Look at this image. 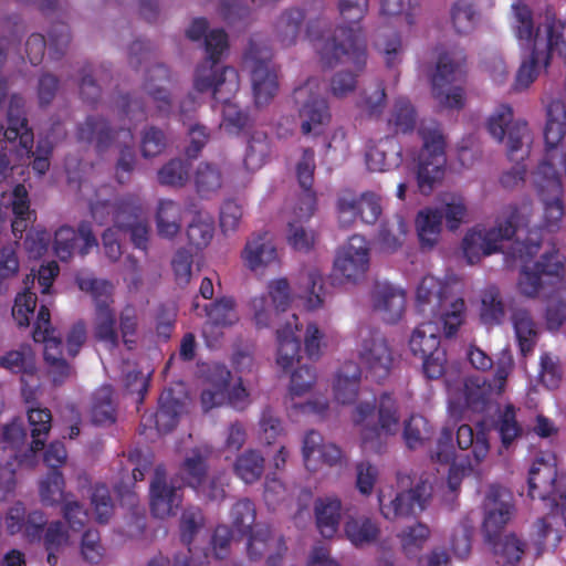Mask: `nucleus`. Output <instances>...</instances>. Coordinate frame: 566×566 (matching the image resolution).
Wrapping results in <instances>:
<instances>
[{
    "label": "nucleus",
    "instance_id": "nucleus-45",
    "mask_svg": "<svg viewBox=\"0 0 566 566\" xmlns=\"http://www.w3.org/2000/svg\"><path fill=\"white\" fill-rule=\"evenodd\" d=\"M28 420L32 438L29 451L31 454H35L43 450L45 446L52 427V415L48 408H30L28 410Z\"/></svg>",
    "mask_w": 566,
    "mask_h": 566
},
{
    "label": "nucleus",
    "instance_id": "nucleus-43",
    "mask_svg": "<svg viewBox=\"0 0 566 566\" xmlns=\"http://www.w3.org/2000/svg\"><path fill=\"white\" fill-rule=\"evenodd\" d=\"M93 336L112 349L118 347L119 334L116 327V313L113 306L94 310Z\"/></svg>",
    "mask_w": 566,
    "mask_h": 566
},
{
    "label": "nucleus",
    "instance_id": "nucleus-6",
    "mask_svg": "<svg viewBox=\"0 0 566 566\" xmlns=\"http://www.w3.org/2000/svg\"><path fill=\"white\" fill-rule=\"evenodd\" d=\"M397 483L398 491L386 488L378 493L380 514L388 521L416 516L426 509L432 492L428 481L421 478L413 481L405 473H398Z\"/></svg>",
    "mask_w": 566,
    "mask_h": 566
},
{
    "label": "nucleus",
    "instance_id": "nucleus-7",
    "mask_svg": "<svg viewBox=\"0 0 566 566\" xmlns=\"http://www.w3.org/2000/svg\"><path fill=\"white\" fill-rule=\"evenodd\" d=\"M467 76V53L459 46L441 52L431 78L432 95L440 105L462 108L464 91L461 83Z\"/></svg>",
    "mask_w": 566,
    "mask_h": 566
},
{
    "label": "nucleus",
    "instance_id": "nucleus-29",
    "mask_svg": "<svg viewBox=\"0 0 566 566\" xmlns=\"http://www.w3.org/2000/svg\"><path fill=\"white\" fill-rule=\"evenodd\" d=\"M27 433L20 421H12L2 428L0 448L3 452L9 451L8 458H13L19 463H32L29 444H25Z\"/></svg>",
    "mask_w": 566,
    "mask_h": 566
},
{
    "label": "nucleus",
    "instance_id": "nucleus-8",
    "mask_svg": "<svg viewBox=\"0 0 566 566\" xmlns=\"http://www.w3.org/2000/svg\"><path fill=\"white\" fill-rule=\"evenodd\" d=\"M293 99L303 119L301 130L305 137H319L331 113L324 97V87L317 78H310L293 92Z\"/></svg>",
    "mask_w": 566,
    "mask_h": 566
},
{
    "label": "nucleus",
    "instance_id": "nucleus-4",
    "mask_svg": "<svg viewBox=\"0 0 566 566\" xmlns=\"http://www.w3.org/2000/svg\"><path fill=\"white\" fill-rule=\"evenodd\" d=\"M416 301L418 310L429 318H436L447 338L452 337L464 322L465 303L452 287L427 275L420 281Z\"/></svg>",
    "mask_w": 566,
    "mask_h": 566
},
{
    "label": "nucleus",
    "instance_id": "nucleus-57",
    "mask_svg": "<svg viewBox=\"0 0 566 566\" xmlns=\"http://www.w3.org/2000/svg\"><path fill=\"white\" fill-rule=\"evenodd\" d=\"M407 226L401 217L396 216L381 226L378 242L385 252H395L403 243Z\"/></svg>",
    "mask_w": 566,
    "mask_h": 566
},
{
    "label": "nucleus",
    "instance_id": "nucleus-2",
    "mask_svg": "<svg viewBox=\"0 0 566 566\" xmlns=\"http://www.w3.org/2000/svg\"><path fill=\"white\" fill-rule=\"evenodd\" d=\"M521 214L514 210L502 221L491 228L470 230L462 242L463 253L470 264L478 263L481 258L502 252L521 261L534 255L538 250L537 239H528L523 228Z\"/></svg>",
    "mask_w": 566,
    "mask_h": 566
},
{
    "label": "nucleus",
    "instance_id": "nucleus-61",
    "mask_svg": "<svg viewBox=\"0 0 566 566\" xmlns=\"http://www.w3.org/2000/svg\"><path fill=\"white\" fill-rule=\"evenodd\" d=\"M190 163L179 158L171 159L158 170V181L164 186L185 187L189 179Z\"/></svg>",
    "mask_w": 566,
    "mask_h": 566
},
{
    "label": "nucleus",
    "instance_id": "nucleus-19",
    "mask_svg": "<svg viewBox=\"0 0 566 566\" xmlns=\"http://www.w3.org/2000/svg\"><path fill=\"white\" fill-rule=\"evenodd\" d=\"M293 294L286 279H276L269 283L268 294L255 296L251 301L253 318L259 327H268L273 315L284 312L291 305Z\"/></svg>",
    "mask_w": 566,
    "mask_h": 566
},
{
    "label": "nucleus",
    "instance_id": "nucleus-60",
    "mask_svg": "<svg viewBox=\"0 0 566 566\" xmlns=\"http://www.w3.org/2000/svg\"><path fill=\"white\" fill-rule=\"evenodd\" d=\"M0 367L14 374L33 375L35 367L31 348L21 346L19 349L6 353L0 357Z\"/></svg>",
    "mask_w": 566,
    "mask_h": 566
},
{
    "label": "nucleus",
    "instance_id": "nucleus-46",
    "mask_svg": "<svg viewBox=\"0 0 566 566\" xmlns=\"http://www.w3.org/2000/svg\"><path fill=\"white\" fill-rule=\"evenodd\" d=\"M195 187L201 197H210L219 192L224 185L222 169L211 163H201L195 171Z\"/></svg>",
    "mask_w": 566,
    "mask_h": 566
},
{
    "label": "nucleus",
    "instance_id": "nucleus-36",
    "mask_svg": "<svg viewBox=\"0 0 566 566\" xmlns=\"http://www.w3.org/2000/svg\"><path fill=\"white\" fill-rule=\"evenodd\" d=\"M8 127L4 130L6 142H33L32 130L28 127L24 116V99L18 94H12L8 107Z\"/></svg>",
    "mask_w": 566,
    "mask_h": 566
},
{
    "label": "nucleus",
    "instance_id": "nucleus-54",
    "mask_svg": "<svg viewBox=\"0 0 566 566\" xmlns=\"http://www.w3.org/2000/svg\"><path fill=\"white\" fill-rule=\"evenodd\" d=\"M304 20L303 12L291 9L281 14L275 23V34L284 46L295 43Z\"/></svg>",
    "mask_w": 566,
    "mask_h": 566
},
{
    "label": "nucleus",
    "instance_id": "nucleus-32",
    "mask_svg": "<svg viewBox=\"0 0 566 566\" xmlns=\"http://www.w3.org/2000/svg\"><path fill=\"white\" fill-rule=\"evenodd\" d=\"M346 538L356 547L376 543L381 534L377 521L368 516H349L344 523Z\"/></svg>",
    "mask_w": 566,
    "mask_h": 566
},
{
    "label": "nucleus",
    "instance_id": "nucleus-17",
    "mask_svg": "<svg viewBox=\"0 0 566 566\" xmlns=\"http://www.w3.org/2000/svg\"><path fill=\"white\" fill-rule=\"evenodd\" d=\"M337 210L339 222L345 227L350 226L357 216L365 223L374 224L382 212L381 198L373 191L356 196L350 190H343L337 198Z\"/></svg>",
    "mask_w": 566,
    "mask_h": 566
},
{
    "label": "nucleus",
    "instance_id": "nucleus-41",
    "mask_svg": "<svg viewBox=\"0 0 566 566\" xmlns=\"http://www.w3.org/2000/svg\"><path fill=\"white\" fill-rule=\"evenodd\" d=\"M181 222V206L170 199L160 200L156 212L158 234L163 238L172 239L180 232Z\"/></svg>",
    "mask_w": 566,
    "mask_h": 566
},
{
    "label": "nucleus",
    "instance_id": "nucleus-24",
    "mask_svg": "<svg viewBox=\"0 0 566 566\" xmlns=\"http://www.w3.org/2000/svg\"><path fill=\"white\" fill-rule=\"evenodd\" d=\"M486 128L499 142H522L532 139L528 125L523 119H514L510 105H500L488 118Z\"/></svg>",
    "mask_w": 566,
    "mask_h": 566
},
{
    "label": "nucleus",
    "instance_id": "nucleus-12",
    "mask_svg": "<svg viewBox=\"0 0 566 566\" xmlns=\"http://www.w3.org/2000/svg\"><path fill=\"white\" fill-rule=\"evenodd\" d=\"M528 494L549 500L557 509L566 505V475L559 473L554 459H537L528 476Z\"/></svg>",
    "mask_w": 566,
    "mask_h": 566
},
{
    "label": "nucleus",
    "instance_id": "nucleus-35",
    "mask_svg": "<svg viewBox=\"0 0 566 566\" xmlns=\"http://www.w3.org/2000/svg\"><path fill=\"white\" fill-rule=\"evenodd\" d=\"M314 512L321 534L331 538L338 530L342 516V502L336 496L318 497L314 502Z\"/></svg>",
    "mask_w": 566,
    "mask_h": 566
},
{
    "label": "nucleus",
    "instance_id": "nucleus-1",
    "mask_svg": "<svg viewBox=\"0 0 566 566\" xmlns=\"http://www.w3.org/2000/svg\"><path fill=\"white\" fill-rule=\"evenodd\" d=\"M314 49L323 67L333 69L338 64L348 69L338 71L331 80V92L337 98L354 93L357 77L366 65V44L358 35V29H335L323 33L314 41Z\"/></svg>",
    "mask_w": 566,
    "mask_h": 566
},
{
    "label": "nucleus",
    "instance_id": "nucleus-23",
    "mask_svg": "<svg viewBox=\"0 0 566 566\" xmlns=\"http://www.w3.org/2000/svg\"><path fill=\"white\" fill-rule=\"evenodd\" d=\"M370 305L385 322L396 323L406 308V292L389 282H376L370 290Z\"/></svg>",
    "mask_w": 566,
    "mask_h": 566
},
{
    "label": "nucleus",
    "instance_id": "nucleus-33",
    "mask_svg": "<svg viewBox=\"0 0 566 566\" xmlns=\"http://www.w3.org/2000/svg\"><path fill=\"white\" fill-rule=\"evenodd\" d=\"M457 442L461 450L472 448L471 457L468 460V470L473 471L485 461L490 453V443L486 434L481 431L474 434L469 424H462L457 431Z\"/></svg>",
    "mask_w": 566,
    "mask_h": 566
},
{
    "label": "nucleus",
    "instance_id": "nucleus-52",
    "mask_svg": "<svg viewBox=\"0 0 566 566\" xmlns=\"http://www.w3.org/2000/svg\"><path fill=\"white\" fill-rule=\"evenodd\" d=\"M495 555L502 556L510 565L521 562L527 549V543L515 533H507L488 543Z\"/></svg>",
    "mask_w": 566,
    "mask_h": 566
},
{
    "label": "nucleus",
    "instance_id": "nucleus-59",
    "mask_svg": "<svg viewBox=\"0 0 566 566\" xmlns=\"http://www.w3.org/2000/svg\"><path fill=\"white\" fill-rule=\"evenodd\" d=\"M78 287L92 295L95 308L112 307L113 300V285L105 281L94 277H78Z\"/></svg>",
    "mask_w": 566,
    "mask_h": 566
},
{
    "label": "nucleus",
    "instance_id": "nucleus-14",
    "mask_svg": "<svg viewBox=\"0 0 566 566\" xmlns=\"http://www.w3.org/2000/svg\"><path fill=\"white\" fill-rule=\"evenodd\" d=\"M412 153L418 190L428 196L444 176L447 158L443 144H417Z\"/></svg>",
    "mask_w": 566,
    "mask_h": 566
},
{
    "label": "nucleus",
    "instance_id": "nucleus-18",
    "mask_svg": "<svg viewBox=\"0 0 566 566\" xmlns=\"http://www.w3.org/2000/svg\"><path fill=\"white\" fill-rule=\"evenodd\" d=\"M369 266V249L364 238L354 235L334 261V276L343 282H357Z\"/></svg>",
    "mask_w": 566,
    "mask_h": 566
},
{
    "label": "nucleus",
    "instance_id": "nucleus-42",
    "mask_svg": "<svg viewBox=\"0 0 566 566\" xmlns=\"http://www.w3.org/2000/svg\"><path fill=\"white\" fill-rule=\"evenodd\" d=\"M168 81V70L163 65H157L148 71L144 85L147 95L156 103L157 108L164 113L171 109V96L164 85Z\"/></svg>",
    "mask_w": 566,
    "mask_h": 566
},
{
    "label": "nucleus",
    "instance_id": "nucleus-16",
    "mask_svg": "<svg viewBox=\"0 0 566 566\" xmlns=\"http://www.w3.org/2000/svg\"><path fill=\"white\" fill-rule=\"evenodd\" d=\"M535 182L544 202L543 227L549 232H555L559 229L564 217L559 176L552 167L543 166L535 174Z\"/></svg>",
    "mask_w": 566,
    "mask_h": 566
},
{
    "label": "nucleus",
    "instance_id": "nucleus-39",
    "mask_svg": "<svg viewBox=\"0 0 566 566\" xmlns=\"http://www.w3.org/2000/svg\"><path fill=\"white\" fill-rule=\"evenodd\" d=\"M78 138L82 142H112L114 139H129V129L114 130L102 117H88L78 129Z\"/></svg>",
    "mask_w": 566,
    "mask_h": 566
},
{
    "label": "nucleus",
    "instance_id": "nucleus-13",
    "mask_svg": "<svg viewBox=\"0 0 566 566\" xmlns=\"http://www.w3.org/2000/svg\"><path fill=\"white\" fill-rule=\"evenodd\" d=\"M230 378L231 373L224 366L216 365L211 368L208 378L209 387L203 389L201 394V403L206 411L222 405L226 398L237 409H244L249 405L250 394L243 385L241 377H239L238 381L228 392V396H226V388L229 385Z\"/></svg>",
    "mask_w": 566,
    "mask_h": 566
},
{
    "label": "nucleus",
    "instance_id": "nucleus-56",
    "mask_svg": "<svg viewBox=\"0 0 566 566\" xmlns=\"http://www.w3.org/2000/svg\"><path fill=\"white\" fill-rule=\"evenodd\" d=\"M432 432L428 420L422 416L415 415L405 422L402 437L409 449H419L430 440Z\"/></svg>",
    "mask_w": 566,
    "mask_h": 566
},
{
    "label": "nucleus",
    "instance_id": "nucleus-5",
    "mask_svg": "<svg viewBox=\"0 0 566 566\" xmlns=\"http://www.w3.org/2000/svg\"><path fill=\"white\" fill-rule=\"evenodd\" d=\"M353 420L360 427L363 443L377 451L387 438L396 436L399 431V403L392 395L384 392L376 399L374 406L358 405Z\"/></svg>",
    "mask_w": 566,
    "mask_h": 566
},
{
    "label": "nucleus",
    "instance_id": "nucleus-20",
    "mask_svg": "<svg viewBox=\"0 0 566 566\" xmlns=\"http://www.w3.org/2000/svg\"><path fill=\"white\" fill-rule=\"evenodd\" d=\"M533 48L535 59L543 55L544 67L548 66L554 53L566 57V23L547 11L544 20L536 28Z\"/></svg>",
    "mask_w": 566,
    "mask_h": 566
},
{
    "label": "nucleus",
    "instance_id": "nucleus-58",
    "mask_svg": "<svg viewBox=\"0 0 566 566\" xmlns=\"http://www.w3.org/2000/svg\"><path fill=\"white\" fill-rule=\"evenodd\" d=\"M451 22L457 33L469 34L476 24V11L473 0H458L453 3Z\"/></svg>",
    "mask_w": 566,
    "mask_h": 566
},
{
    "label": "nucleus",
    "instance_id": "nucleus-26",
    "mask_svg": "<svg viewBox=\"0 0 566 566\" xmlns=\"http://www.w3.org/2000/svg\"><path fill=\"white\" fill-rule=\"evenodd\" d=\"M166 475L165 469L157 467L150 483V507L158 518L174 515L181 502L178 489L167 482Z\"/></svg>",
    "mask_w": 566,
    "mask_h": 566
},
{
    "label": "nucleus",
    "instance_id": "nucleus-48",
    "mask_svg": "<svg viewBox=\"0 0 566 566\" xmlns=\"http://www.w3.org/2000/svg\"><path fill=\"white\" fill-rule=\"evenodd\" d=\"M15 151L36 174L44 175L49 170L53 153L51 144H19Z\"/></svg>",
    "mask_w": 566,
    "mask_h": 566
},
{
    "label": "nucleus",
    "instance_id": "nucleus-3",
    "mask_svg": "<svg viewBox=\"0 0 566 566\" xmlns=\"http://www.w3.org/2000/svg\"><path fill=\"white\" fill-rule=\"evenodd\" d=\"M207 60L196 71L195 88L212 92L217 102H230L239 91V75L229 66L219 67L218 62L228 50V36L223 30L210 31L205 38Z\"/></svg>",
    "mask_w": 566,
    "mask_h": 566
},
{
    "label": "nucleus",
    "instance_id": "nucleus-38",
    "mask_svg": "<svg viewBox=\"0 0 566 566\" xmlns=\"http://www.w3.org/2000/svg\"><path fill=\"white\" fill-rule=\"evenodd\" d=\"M400 144H374L366 153V165L370 171H385L398 167L401 161Z\"/></svg>",
    "mask_w": 566,
    "mask_h": 566
},
{
    "label": "nucleus",
    "instance_id": "nucleus-28",
    "mask_svg": "<svg viewBox=\"0 0 566 566\" xmlns=\"http://www.w3.org/2000/svg\"><path fill=\"white\" fill-rule=\"evenodd\" d=\"M298 331V317L291 314L283 326L276 331L277 356L276 363L283 369H290L300 360V340L295 335Z\"/></svg>",
    "mask_w": 566,
    "mask_h": 566
},
{
    "label": "nucleus",
    "instance_id": "nucleus-22",
    "mask_svg": "<svg viewBox=\"0 0 566 566\" xmlns=\"http://www.w3.org/2000/svg\"><path fill=\"white\" fill-rule=\"evenodd\" d=\"M286 549L281 535L273 533L268 526H260L248 541L247 556L253 562L265 559L269 566H280Z\"/></svg>",
    "mask_w": 566,
    "mask_h": 566
},
{
    "label": "nucleus",
    "instance_id": "nucleus-11",
    "mask_svg": "<svg viewBox=\"0 0 566 566\" xmlns=\"http://www.w3.org/2000/svg\"><path fill=\"white\" fill-rule=\"evenodd\" d=\"M513 494L505 488L491 485L483 501V521L481 533L484 543H495L503 536L507 524L515 515Z\"/></svg>",
    "mask_w": 566,
    "mask_h": 566
},
{
    "label": "nucleus",
    "instance_id": "nucleus-51",
    "mask_svg": "<svg viewBox=\"0 0 566 566\" xmlns=\"http://www.w3.org/2000/svg\"><path fill=\"white\" fill-rule=\"evenodd\" d=\"M566 136V99H553L547 107L545 142H562Z\"/></svg>",
    "mask_w": 566,
    "mask_h": 566
},
{
    "label": "nucleus",
    "instance_id": "nucleus-27",
    "mask_svg": "<svg viewBox=\"0 0 566 566\" xmlns=\"http://www.w3.org/2000/svg\"><path fill=\"white\" fill-rule=\"evenodd\" d=\"M77 238L84 242L83 247L80 248V253L83 255L88 253L93 247H97L96 237L88 222H81L77 232L71 227H61L55 232L54 250L62 261H66L72 256Z\"/></svg>",
    "mask_w": 566,
    "mask_h": 566
},
{
    "label": "nucleus",
    "instance_id": "nucleus-15",
    "mask_svg": "<svg viewBox=\"0 0 566 566\" xmlns=\"http://www.w3.org/2000/svg\"><path fill=\"white\" fill-rule=\"evenodd\" d=\"M358 357L367 374L377 381L390 374L395 360L390 344L378 331H367L361 335Z\"/></svg>",
    "mask_w": 566,
    "mask_h": 566
},
{
    "label": "nucleus",
    "instance_id": "nucleus-47",
    "mask_svg": "<svg viewBox=\"0 0 566 566\" xmlns=\"http://www.w3.org/2000/svg\"><path fill=\"white\" fill-rule=\"evenodd\" d=\"M495 430L501 439V449H510L514 442L523 436V427L517 420L516 409L512 405H507L500 411L495 422Z\"/></svg>",
    "mask_w": 566,
    "mask_h": 566
},
{
    "label": "nucleus",
    "instance_id": "nucleus-53",
    "mask_svg": "<svg viewBox=\"0 0 566 566\" xmlns=\"http://www.w3.org/2000/svg\"><path fill=\"white\" fill-rule=\"evenodd\" d=\"M132 210L130 214L133 216L127 219V223H122L118 229L129 232L130 240L136 248L146 250L150 234L148 221L143 214V209L137 201Z\"/></svg>",
    "mask_w": 566,
    "mask_h": 566
},
{
    "label": "nucleus",
    "instance_id": "nucleus-64",
    "mask_svg": "<svg viewBox=\"0 0 566 566\" xmlns=\"http://www.w3.org/2000/svg\"><path fill=\"white\" fill-rule=\"evenodd\" d=\"M255 506L248 499L237 501L230 510L231 525L241 534L251 532L252 525L255 522Z\"/></svg>",
    "mask_w": 566,
    "mask_h": 566
},
{
    "label": "nucleus",
    "instance_id": "nucleus-63",
    "mask_svg": "<svg viewBox=\"0 0 566 566\" xmlns=\"http://www.w3.org/2000/svg\"><path fill=\"white\" fill-rule=\"evenodd\" d=\"M481 318L485 324H500L504 316V304L500 291L495 286H490L483 291L481 298Z\"/></svg>",
    "mask_w": 566,
    "mask_h": 566
},
{
    "label": "nucleus",
    "instance_id": "nucleus-30",
    "mask_svg": "<svg viewBox=\"0 0 566 566\" xmlns=\"http://www.w3.org/2000/svg\"><path fill=\"white\" fill-rule=\"evenodd\" d=\"M223 120L220 127L230 134H238L239 137L244 138L250 135L253 142H261L262 138H268L263 132L255 129L251 119L240 109V107L232 101L222 103Z\"/></svg>",
    "mask_w": 566,
    "mask_h": 566
},
{
    "label": "nucleus",
    "instance_id": "nucleus-50",
    "mask_svg": "<svg viewBox=\"0 0 566 566\" xmlns=\"http://www.w3.org/2000/svg\"><path fill=\"white\" fill-rule=\"evenodd\" d=\"M181 409L182 405L178 398L174 397L172 390H165L159 398V408L155 413L157 429L161 432L172 430L178 422Z\"/></svg>",
    "mask_w": 566,
    "mask_h": 566
},
{
    "label": "nucleus",
    "instance_id": "nucleus-37",
    "mask_svg": "<svg viewBox=\"0 0 566 566\" xmlns=\"http://www.w3.org/2000/svg\"><path fill=\"white\" fill-rule=\"evenodd\" d=\"M516 338L521 352L526 355L532 352L538 338V327L526 308L516 307L511 313Z\"/></svg>",
    "mask_w": 566,
    "mask_h": 566
},
{
    "label": "nucleus",
    "instance_id": "nucleus-10",
    "mask_svg": "<svg viewBox=\"0 0 566 566\" xmlns=\"http://www.w3.org/2000/svg\"><path fill=\"white\" fill-rule=\"evenodd\" d=\"M271 50L262 42L251 40L244 54V65L251 73L255 103L266 104L277 91V75L271 65Z\"/></svg>",
    "mask_w": 566,
    "mask_h": 566
},
{
    "label": "nucleus",
    "instance_id": "nucleus-49",
    "mask_svg": "<svg viewBox=\"0 0 566 566\" xmlns=\"http://www.w3.org/2000/svg\"><path fill=\"white\" fill-rule=\"evenodd\" d=\"M360 370L354 363L345 364L337 375L335 397L342 403L355 401L358 392Z\"/></svg>",
    "mask_w": 566,
    "mask_h": 566
},
{
    "label": "nucleus",
    "instance_id": "nucleus-25",
    "mask_svg": "<svg viewBox=\"0 0 566 566\" xmlns=\"http://www.w3.org/2000/svg\"><path fill=\"white\" fill-rule=\"evenodd\" d=\"M243 264L253 272H263L265 268L279 262L273 237L268 231L251 234L241 252Z\"/></svg>",
    "mask_w": 566,
    "mask_h": 566
},
{
    "label": "nucleus",
    "instance_id": "nucleus-44",
    "mask_svg": "<svg viewBox=\"0 0 566 566\" xmlns=\"http://www.w3.org/2000/svg\"><path fill=\"white\" fill-rule=\"evenodd\" d=\"M208 317L203 327V335L213 327H228L235 324L239 319L235 302L232 297H221L216 302L205 306Z\"/></svg>",
    "mask_w": 566,
    "mask_h": 566
},
{
    "label": "nucleus",
    "instance_id": "nucleus-9",
    "mask_svg": "<svg viewBox=\"0 0 566 566\" xmlns=\"http://www.w3.org/2000/svg\"><path fill=\"white\" fill-rule=\"evenodd\" d=\"M565 277L564 258L558 252L546 253L533 265L523 266L517 289L526 297L549 296L551 285Z\"/></svg>",
    "mask_w": 566,
    "mask_h": 566
},
{
    "label": "nucleus",
    "instance_id": "nucleus-40",
    "mask_svg": "<svg viewBox=\"0 0 566 566\" xmlns=\"http://www.w3.org/2000/svg\"><path fill=\"white\" fill-rule=\"evenodd\" d=\"M442 212L437 209H423L416 218V230L422 249L431 250L439 241Z\"/></svg>",
    "mask_w": 566,
    "mask_h": 566
},
{
    "label": "nucleus",
    "instance_id": "nucleus-31",
    "mask_svg": "<svg viewBox=\"0 0 566 566\" xmlns=\"http://www.w3.org/2000/svg\"><path fill=\"white\" fill-rule=\"evenodd\" d=\"M440 332L443 333V328L436 318L421 323L410 337L411 353L420 358L440 349Z\"/></svg>",
    "mask_w": 566,
    "mask_h": 566
},
{
    "label": "nucleus",
    "instance_id": "nucleus-21",
    "mask_svg": "<svg viewBox=\"0 0 566 566\" xmlns=\"http://www.w3.org/2000/svg\"><path fill=\"white\" fill-rule=\"evenodd\" d=\"M511 369V359H501L496 364L493 382L481 376L468 377L464 382V396L468 405L473 409H480L493 397L501 395L504 391Z\"/></svg>",
    "mask_w": 566,
    "mask_h": 566
},
{
    "label": "nucleus",
    "instance_id": "nucleus-62",
    "mask_svg": "<svg viewBox=\"0 0 566 566\" xmlns=\"http://www.w3.org/2000/svg\"><path fill=\"white\" fill-rule=\"evenodd\" d=\"M316 208V196L313 191H303L285 208L287 224L300 223L308 220Z\"/></svg>",
    "mask_w": 566,
    "mask_h": 566
},
{
    "label": "nucleus",
    "instance_id": "nucleus-55",
    "mask_svg": "<svg viewBox=\"0 0 566 566\" xmlns=\"http://www.w3.org/2000/svg\"><path fill=\"white\" fill-rule=\"evenodd\" d=\"M264 471V459L254 450H248L240 454L234 463L235 474L245 483H254Z\"/></svg>",
    "mask_w": 566,
    "mask_h": 566
},
{
    "label": "nucleus",
    "instance_id": "nucleus-34",
    "mask_svg": "<svg viewBox=\"0 0 566 566\" xmlns=\"http://www.w3.org/2000/svg\"><path fill=\"white\" fill-rule=\"evenodd\" d=\"M137 200L135 199H118L115 201L101 200L96 201L91 207L92 217L99 224L114 222L118 229L122 223H127L133 214L132 209Z\"/></svg>",
    "mask_w": 566,
    "mask_h": 566
}]
</instances>
